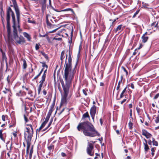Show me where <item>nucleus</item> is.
Returning a JSON list of instances; mask_svg holds the SVG:
<instances>
[{
	"label": "nucleus",
	"instance_id": "obj_1",
	"mask_svg": "<svg viewBox=\"0 0 159 159\" xmlns=\"http://www.w3.org/2000/svg\"><path fill=\"white\" fill-rule=\"evenodd\" d=\"M6 14L7 15L6 19L7 22V23L8 21L10 26V32L11 33L10 24V15H11L12 19V21L13 23V25H12V28L13 29V38L16 41V43L20 44L21 43H25V40L24 38L22 36H20V37H19L18 35L17 30L16 27V19L15 14L10 7H9L7 8V10Z\"/></svg>",
	"mask_w": 159,
	"mask_h": 159
},
{
	"label": "nucleus",
	"instance_id": "obj_2",
	"mask_svg": "<svg viewBox=\"0 0 159 159\" xmlns=\"http://www.w3.org/2000/svg\"><path fill=\"white\" fill-rule=\"evenodd\" d=\"M78 57L76 61L75 67L73 70L64 68V78L65 81V84H64L62 79L60 80L63 90H69L70 85L72 80L74 78L75 74L76 71V68L77 65Z\"/></svg>",
	"mask_w": 159,
	"mask_h": 159
},
{
	"label": "nucleus",
	"instance_id": "obj_3",
	"mask_svg": "<svg viewBox=\"0 0 159 159\" xmlns=\"http://www.w3.org/2000/svg\"><path fill=\"white\" fill-rule=\"evenodd\" d=\"M77 128L79 131H82L84 134L87 136L94 137L100 135L93 125L88 121L80 123Z\"/></svg>",
	"mask_w": 159,
	"mask_h": 159
},
{
	"label": "nucleus",
	"instance_id": "obj_4",
	"mask_svg": "<svg viewBox=\"0 0 159 159\" xmlns=\"http://www.w3.org/2000/svg\"><path fill=\"white\" fill-rule=\"evenodd\" d=\"M7 26V40L6 41L8 44V47L10 53L12 55H14V50L11 46V44H14V40L12 37V34L10 32V26L9 22H8Z\"/></svg>",
	"mask_w": 159,
	"mask_h": 159
},
{
	"label": "nucleus",
	"instance_id": "obj_5",
	"mask_svg": "<svg viewBox=\"0 0 159 159\" xmlns=\"http://www.w3.org/2000/svg\"><path fill=\"white\" fill-rule=\"evenodd\" d=\"M27 126L30 127L31 130L30 131V129L29 127H26V130L24 132V136L25 139L26 140L27 144H30V142L32 139V137L34 133L32 125L30 124H26Z\"/></svg>",
	"mask_w": 159,
	"mask_h": 159
},
{
	"label": "nucleus",
	"instance_id": "obj_6",
	"mask_svg": "<svg viewBox=\"0 0 159 159\" xmlns=\"http://www.w3.org/2000/svg\"><path fill=\"white\" fill-rule=\"evenodd\" d=\"M68 51V62L67 61V54H66V61L64 66V68H66L68 69H72V58L71 54L72 52L70 50V47H69Z\"/></svg>",
	"mask_w": 159,
	"mask_h": 159
},
{
	"label": "nucleus",
	"instance_id": "obj_7",
	"mask_svg": "<svg viewBox=\"0 0 159 159\" xmlns=\"http://www.w3.org/2000/svg\"><path fill=\"white\" fill-rule=\"evenodd\" d=\"M92 143L88 142L86 148L87 153L89 156H93L94 155V152L93 150L94 148V143L95 142L92 141Z\"/></svg>",
	"mask_w": 159,
	"mask_h": 159
},
{
	"label": "nucleus",
	"instance_id": "obj_8",
	"mask_svg": "<svg viewBox=\"0 0 159 159\" xmlns=\"http://www.w3.org/2000/svg\"><path fill=\"white\" fill-rule=\"evenodd\" d=\"M13 4L11 5L10 6L13 7L14 8L15 12L16 14L17 20L19 22L20 16V12L19 7L17 3L16 0H11Z\"/></svg>",
	"mask_w": 159,
	"mask_h": 159
},
{
	"label": "nucleus",
	"instance_id": "obj_9",
	"mask_svg": "<svg viewBox=\"0 0 159 159\" xmlns=\"http://www.w3.org/2000/svg\"><path fill=\"white\" fill-rule=\"evenodd\" d=\"M63 91L64 94L62 96L61 103V106L66 104V98L67 97L69 93V90H64Z\"/></svg>",
	"mask_w": 159,
	"mask_h": 159
},
{
	"label": "nucleus",
	"instance_id": "obj_10",
	"mask_svg": "<svg viewBox=\"0 0 159 159\" xmlns=\"http://www.w3.org/2000/svg\"><path fill=\"white\" fill-rule=\"evenodd\" d=\"M96 111V107L93 105L91 108L90 110V114L92 119L94 120L95 116Z\"/></svg>",
	"mask_w": 159,
	"mask_h": 159
},
{
	"label": "nucleus",
	"instance_id": "obj_11",
	"mask_svg": "<svg viewBox=\"0 0 159 159\" xmlns=\"http://www.w3.org/2000/svg\"><path fill=\"white\" fill-rule=\"evenodd\" d=\"M142 134L145 136L147 139L150 138L152 136V135L146 130L143 129L142 130Z\"/></svg>",
	"mask_w": 159,
	"mask_h": 159
},
{
	"label": "nucleus",
	"instance_id": "obj_12",
	"mask_svg": "<svg viewBox=\"0 0 159 159\" xmlns=\"http://www.w3.org/2000/svg\"><path fill=\"white\" fill-rule=\"evenodd\" d=\"M45 79L41 78V80L39 82L40 84L39 85V87L38 89V92L39 94L40 93V92L41 90V88L43 86V83L45 81Z\"/></svg>",
	"mask_w": 159,
	"mask_h": 159
},
{
	"label": "nucleus",
	"instance_id": "obj_13",
	"mask_svg": "<svg viewBox=\"0 0 159 159\" xmlns=\"http://www.w3.org/2000/svg\"><path fill=\"white\" fill-rule=\"evenodd\" d=\"M0 9V15H1V17L2 20V21L3 25L4 26V22H3V21L4 20V11H3V7H2V5L1 6Z\"/></svg>",
	"mask_w": 159,
	"mask_h": 159
},
{
	"label": "nucleus",
	"instance_id": "obj_14",
	"mask_svg": "<svg viewBox=\"0 0 159 159\" xmlns=\"http://www.w3.org/2000/svg\"><path fill=\"white\" fill-rule=\"evenodd\" d=\"M144 140L145 141V143H143V144L144 146V149L145 151L146 152H147L148 151V150L149 149V147L148 145V144H147V140L145 139H144Z\"/></svg>",
	"mask_w": 159,
	"mask_h": 159
},
{
	"label": "nucleus",
	"instance_id": "obj_15",
	"mask_svg": "<svg viewBox=\"0 0 159 159\" xmlns=\"http://www.w3.org/2000/svg\"><path fill=\"white\" fill-rule=\"evenodd\" d=\"M23 35L24 37L27 38L29 41H31V36L28 34L26 32H24L23 33Z\"/></svg>",
	"mask_w": 159,
	"mask_h": 159
},
{
	"label": "nucleus",
	"instance_id": "obj_16",
	"mask_svg": "<svg viewBox=\"0 0 159 159\" xmlns=\"http://www.w3.org/2000/svg\"><path fill=\"white\" fill-rule=\"evenodd\" d=\"M122 25H120L117 26L116 28L114 29V31L115 33H116L117 31H120L122 29Z\"/></svg>",
	"mask_w": 159,
	"mask_h": 159
},
{
	"label": "nucleus",
	"instance_id": "obj_17",
	"mask_svg": "<svg viewBox=\"0 0 159 159\" xmlns=\"http://www.w3.org/2000/svg\"><path fill=\"white\" fill-rule=\"evenodd\" d=\"M55 106V102H53L48 112V113L51 115L53 111V108Z\"/></svg>",
	"mask_w": 159,
	"mask_h": 159
},
{
	"label": "nucleus",
	"instance_id": "obj_18",
	"mask_svg": "<svg viewBox=\"0 0 159 159\" xmlns=\"http://www.w3.org/2000/svg\"><path fill=\"white\" fill-rule=\"evenodd\" d=\"M46 24H47V25L48 26H49V28H52V24L50 22H49L48 18V17L47 16L46 17Z\"/></svg>",
	"mask_w": 159,
	"mask_h": 159
},
{
	"label": "nucleus",
	"instance_id": "obj_19",
	"mask_svg": "<svg viewBox=\"0 0 159 159\" xmlns=\"http://www.w3.org/2000/svg\"><path fill=\"white\" fill-rule=\"evenodd\" d=\"M3 129H0V139L3 141L4 142H5V139L3 137V134L2 133V132L3 131Z\"/></svg>",
	"mask_w": 159,
	"mask_h": 159
},
{
	"label": "nucleus",
	"instance_id": "obj_20",
	"mask_svg": "<svg viewBox=\"0 0 159 159\" xmlns=\"http://www.w3.org/2000/svg\"><path fill=\"white\" fill-rule=\"evenodd\" d=\"M142 42L144 43H145L147 41L148 37L144 35H143L142 37Z\"/></svg>",
	"mask_w": 159,
	"mask_h": 159
},
{
	"label": "nucleus",
	"instance_id": "obj_21",
	"mask_svg": "<svg viewBox=\"0 0 159 159\" xmlns=\"http://www.w3.org/2000/svg\"><path fill=\"white\" fill-rule=\"evenodd\" d=\"M86 118H88L89 119H90V116L87 111L83 115L82 119Z\"/></svg>",
	"mask_w": 159,
	"mask_h": 159
},
{
	"label": "nucleus",
	"instance_id": "obj_22",
	"mask_svg": "<svg viewBox=\"0 0 159 159\" xmlns=\"http://www.w3.org/2000/svg\"><path fill=\"white\" fill-rule=\"evenodd\" d=\"M16 124V121L13 120L11 122V123L9 125V128H11L15 126Z\"/></svg>",
	"mask_w": 159,
	"mask_h": 159
},
{
	"label": "nucleus",
	"instance_id": "obj_23",
	"mask_svg": "<svg viewBox=\"0 0 159 159\" xmlns=\"http://www.w3.org/2000/svg\"><path fill=\"white\" fill-rule=\"evenodd\" d=\"M65 51H63L61 52V55L60 59H61V61H62V60H63V59H64V58L65 57Z\"/></svg>",
	"mask_w": 159,
	"mask_h": 159
},
{
	"label": "nucleus",
	"instance_id": "obj_24",
	"mask_svg": "<svg viewBox=\"0 0 159 159\" xmlns=\"http://www.w3.org/2000/svg\"><path fill=\"white\" fill-rule=\"evenodd\" d=\"M51 115V114H50L48 113V114L46 116V117L45 118V120L44 121L45 122H46L47 123L48 122Z\"/></svg>",
	"mask_w": 159,
	"mask_h": 159
},
{
	"label": "nucleus",
	"instance_id": "obj_25",
	"mask_svg": "<svg viewBox=\"0 0 159 159\" xmlns=\"http://www.w3.org/2000/svg\"><path fill=\"white\" fill-rule=\"evenodd\" d=\"M42 55L46 59V60L48 59V57L47 54H46L44 52L41 51L40 52Z\"/></svg>",
	"mask_w": 159,
	"mask_h": 159
},
{
	"label": "nucleus",
	"instance_id": "obj_26",
	"mask_svg": "<svg viewBox=\"0 0 159 159\" xmlns=\"http://www.w3.org/2000/svg\"><path fill=\"white\" fill-rule=\"evenodd\" d=\"M125 92H124V91H122L120 94L119 98L118 99V100H120L121 98H123V97L125 96Z\"/></svg>",
	"mask_w": 159,
	"mask_h": 159
},
{
	"label": "nucleus",
	"instance_id": "obj_27",
	"mask_svg": "<svg viewBox=\"0 0 159 159\" xmlns=\"http://www.w3.org/2000/svg\"><path fill=\"white\" fill-rule=\"evenodd\" d=\"M11 77V76L8 75L7 78V81L8 83V85H9L10 83V79Z\"/></svg>",
	"mask_w": 159,
	"mask_h": 159
},
{
	"label": "nucleus",
	"instance_id": "obj_28",
	"mask_svg": "<svg viewBox=\"0 0 159 159\" xmlns=\"http://www.w3.org/2000/svg\"><path fill=\"white\" fill-rule=\"evenodd\" d=\"M142 6L144 8H148V7L149 5L148 3H144V2H142Z\"/></svg>",
	"mask_w": 159,
	"mask_h": 159
},
{
	"label": "nucleus",
	"instance_id": "obj_29",
	"mask_svg": "<svg viewBox=\"0 0 159 159\" xmlns=\"http://www.w3.org/2000/svg\"><path fill=\"white\" fill-rule=\"evenodd\" d=\"M23 68L24 69H25L27 67V65L26 62V61L25 60H24L23 61Z\"/></svg>",
	"mask_w": 159,
	"mask_h": 159
},
{
	"label": "nucleus",
	"instance_id": "obj_30",
	"mask_svg": "<svg viewBox=\"0 0 159 159\" xmlns=\"http://www.w3.org/2000/svg\"><path fill=\"white\" fill-rule=\"evenodd\" d=\"M39 3L43 6H44L45 4L46 0H38Z\"/></svg>",
	"mask_w": 159,
	"mask_h": 159
},
{
	"label": "nucleus",
	"instance_id": "obj_31",
	"mask_svg": "<svg viewBox=\"0 0 159 159\" xmlns=\"http://www.w3.org/2000/svg\"><path fill=\"white\" fill-rule=\"evenodd\" d=\"M47 69H46L44 71L43 73L42 76V79H45V78L46 77V74L47 73Z\"/></svg>",
	"mask_w": 159,
	"mask_h": 159
},
{
	"label": "nucleus",
	"instance_id": "obj_32",
	"mask_svg": "<svg viewBox=\"0 0 159 159\" xmlns=\"http://www.w3.org/2000/svg\"><path fill=\"white\" fill-rule=\"evenodd\" d=\"M55 11L57 12H61V11H72L73 10H72V9L71 8H67V9H65L62 10L61 11H58L56 10H55Z\"/></svg>",
	"mask_w": 159,
	"mask_h": 159
},
{
	"label": "nucleus",
	"instance_id": "obj_33",
	"mask_svg": "<svg viewBox=\"0 0 159 159\" xmlns=\"http://www.w3.org/2000/svg\"><path fill=\"white\" fill-rule=\"evenodd\" d=\"M30 144H27V147L26 149V154L27 155H28L29 152V149L30 148Z\"/></svg>",
	"mask_w": 159,
	"mask_h": 159
},
{
	"label": "nucleus",
	"instance_id": "obj_34",
	"mask_svg": "<svg viewBox=\"0 0 159 159\" xmlns=\"http://www.w3.org/2000/svg\"><path fill=\"white\" fill-rule=\"evenodd\" d=\"M54 148V146L53 144H51L48 147V150L50 151L51 150L53 149Z\"/></svg>",
	"mask_w": 159,
	"mask_h": 159
},
{
	"label": "nucleus",
	"instance_id": "obj_35",
	"mask_svg": "<svg viewBox=\"0 0 159 159\" xmlns=\"http://www.w3.org/2000/svg\"><path fill=\"white\" fill-rule=\"evenodd\" d=\"M40 63L42 64V66L44 68V67H46V69H47L48 68V66L46 64V63L45 62H40Z\"/></svg>",
	"mask_w": 159,
	"mask_h": 159
},
{
	"label": "nucleus",
	"instance_id": "obj_36",
	"mask_svg": "<svg viewBox=\"0 0 159 159\" xmlns=\"http://www.w3.org/2000/svg\"><path fill=\"white\" fill-rule=\"evenodd\" d=\"M33 152V148H32L31 149H30L29 154V157L30 159H31L32 157Z\"/></svg>",
	"mask_w": 159,
	"mask_h": 159
},
{
	"label": "nucleus",
	"instance_id": "obj_37",
	"mask_svg": "<svg viewBox=\"0 0 159 159\" xmlns=\"http://www.w3.org/2000/svg\"><path fill=\"white\" fill-rule=\"evenodd\" d=\"M122 81H121V80H120L119 81V82L118 83V85L116 87V90H118L119 89L120 87V84H121V83H122Z\"/></svg>",
	"mask_w": 159,
	"mask_h": 159
},
{
	"label": "nucleus",
	"instance_id": "obj_38",
	"mask_svg": "<svg viewBox=\"0 0 159 159\" xmlns=\"http://www.w3.org/2000/svg\"><path fill=\"white\" fill-rule=\"evenodd\" d=\"M2 57L3 59H4L5 60H6L7 59V58L6 57L5 53L4 52H2Z\"/></svg>",
	"mask_w": 159,
	"mask_h": 159
},
{
	"label": "nucleus",
	"instance_id": "obj_39",
	"mask_svg": "<svg viewBox=\"0 0 159 159\" xmlns=\"http://www.w3.org/2000/svg\"><path fill=\"white\" fill-rule=\"evenodd\" d=\"M129 127V129H132V126H133V123L131 122L130 121L128 124Z\"/></svg>",
	"mask_w": 159,
	"mask_h": 159
},
{
	"label": "nucleus",
	"instance_id": "obj_40",
	"mask_svg": "<svg viewBox=\"0 0 159 159\" xmlns=\"http://www.w3.org/2000/svg\"><path fill=\"white\" fill-rule=\"evenodd\" d=\"M20 19H19V22H18V21L17 20V22H18V26H17V27L18 28V30H19V31L20 32H21V31H22V30L20 28V25H19V23H20Z\"/></svg>",
	"mask_w": 159,
	"mask_h": 159
},
{
	"label": "nucleus",
	"instance_id": "obj_41",
	"mask_svg": "<svg viewBox=\"0 0 159 159\" xmlns=\"http://www.w3.org/2000/svg\"><path fill=\"white\" fill-rule=\"evenodd\" d=\"M139 10H137L136 12L134 13V15L132 17V18H134L136 17V15L138 14L139 12Z\"/></svg>",
	"mask_w": 159,
	"mask_h": 159
},
{
	"label": "nucleus",
	"instance_id": "obj_42",
	"mask_svg": "<svg viewBox=\"0 0 159 159\" xmlns=\"http://www.w3.org/2000/svg\"><path fill=\"white\" fill-rule=\"evenodd\" d=\"M11 146H12V144H11V145H10V149H8V150H9V152H8V153H7V155H8V157H10V154H9V153H10L11 152Z\"/></svg>",
	"mask_w": 159,
	"mask_h": 159
},
{
	"label": "nucleus",
	"instance_id": "obj_43",
	"mask_svg": "<svg viewBox=\"0 0 159 159\" xmlns=\"http://www.w3.org/2000/svg\"><path fill=\"white\" fill-rule=\"evenodd\" d=\"M121 68L123 70V71L126 73V75H127L128 74V72L125 68L123 66L121 67Z\"/></svg>",
	"mask_w": 159,
	"mask_h": 159
},
{
	"label": "nucleus",
	"instance_id": "obj_44",
	"mask_svg": "<svg viewBox=\"0 0 159 159\" xmlns=\"http://www.w3.org/2000/svg\"><path fill=\"white\" fill-rule=\"evenodd\" d=\"M95 155L96 156L94 157V159H96L97 158H101L100 155L98 153H95Z\"/></svg>",
	"mask_w": 159,
	"mask_h": 159
},
{
	"label": "nucleus",
	"instance_id": "obj_45",
	"mask_svg": "<svg viewBox=\"0 0 159 159\" xmlns=\"http://www.w3.org/2000/svg\"><path fill=\"white\" fill-rule=\"evenodd\" d=\"M155 122L156 123H159V115H158L157 117L156 118V119L155 120Z\"/></svg>",
	"mask_w": 159,
	"mask_h": 159
},
{
	"label": "nucleus",
	"instance_id": "obj_46",
	"mask_svg": "<svg viewBox=\"0 0 159 159\" xmlns=\"http://www.w3.org/2000/svg\"><path fill=\"white\" fill-rule=\"evenodd\" d=\"M39 36L40 37H45V36H47V39H49L48 37V34L47 33L46 34H45L43 35H42L41 34H40L39 35Z\"/></svg>",
	"mask_w": 159,
	"mask_h": 159
},
{
	"label": "nucleus",
	"instance_id": "obj_47",
	"mask_svg": "<svg viewBox=\"0 0 159 159\" xmlns=\"http://www.w3.org/2000/svg\"><path fill=\"white\" fill-rule=\"evenodd\" d=\"M40 45L39 44L37 43H36L35 45V48L36 50H38L39 48V46Z\"/></svg>",
	"mask_w": 159,
	"mask_h": 159
},
{
	"label": "nucleus",
	"instance_id": "obj_48",
	"mask_svg": "<svg viewBox=\"0 0 159 159\" xmlns=\"http://www.w3.org/2000/svg\"><path fill=\"white\" fill-rule=\"evenodd\" d=\"M136 110L137 113H138V114H139L140 113L141 111V109L138 107H136Z\"/></svg>",
	"mask_w": 159,
	"mask_h": 159
},
{
	"label": "nucleus",
	"instance_id": "obj_49",
	"mask_svg": "<svg viewBox=\"0 0 159 159\" xmlns=\"http://www.w3.org/2000/svg\"><path fill=\"white\" fill-rule=\"evenodd\" d=\"M153 145L154 146H158V142L157 141H154L152 143Z\"/></svg>",
	"mask_w": 159,
	"mask_h": 159
},
{
	"label": "nucleus",
	"instance_id": "obj_50",
	"mask_svg": "<svg viewBox=\"0 0 159 159\" xmlns=\"http://www.w3.org/2000/svg\"><path fill=\"white\" fill-rule=\"evenodd\" d=\"M59 28H58L57 29H56L52 31H49L48 32V33H53L54 32H55Z\"/></svg>",
	"mask_w": 159,
	"mask_h": 159
},
{
	"label": "nucleus",
	"instance_id": "obj_51",
	"mask_svg": "<svg viewBox=\"0 0 159 159\" xmlns=\"http://www.w3.org/2000/svg\"><path fill=\"white\" fill-rule=\"evenodd\" d=\"M28 22L30 23H33V24L35 23V22L34 21L30 20V19H29L28 20Z\"/></svg>",
	"mask_w": 159,
	"mask_h": 159
},
{
	"label": "nucleus",
	"instance_id": "obj_52",
	"mask_svg": "<svg viewBox=\"0 0 159 159\" xmlns=\"http://www.w3.org/2000/svg\"><path fill=\"white\" fill-rule=\"evenodd\" d=\"M24 118L25 120V123H27L28 121V118L26 117L25 115H24Z\"/></svg>",
	"mask_w": 159,
	"mask_h": 159
},
{
	"label": "nucleus",
	"instance_id": "obj_53",
	"mask_svg": "<svg viewBox=\"0 0 159 159\" xmlns=\"http://www.w3.org/2000/svg\"><path fill=\"white\" fill-rule=\"evenodd\" d=\"M159 96V93L156 94L154 98V99H157Z\"/></svg>",
	"mask_w": 159,
	"mask_h": 159
},
{
	"label": "nucleus",
	"instance_id": "obj_54",
	"mask_svg": "<svg viewBox=\"0 0 159 159\" xmlns=\"http://www.w3.org/2000/svg\"><path fill=\"white\" fill-rule=\"evenodd\" d=\"M128 86H130L132 89H134V86L133 83H131L130 84H129Z\"/></svg>",
	"mask_w": 159,
	"mask_h": 159
},
{
	"label": "nucleus",
	"instance_id": "obj_55",
	"mask_svg": "<svg viewBox=\"0 0 159 159\" xmlns=\"http://www.w3.org/2000/svg\"><path fill=\"white\" fill-rule=\"evenodd\" d=\"M137 50H138V49H137V48L134 51V52L133 53V55L134 56L136 54L137 52Z\"/></svg>",
	"mask_w": 159,
	"mask_h": 159
},
{
	"label": "nucleus",
	"instance_id": "obj_56",
	"mask_svg": "<svg viewBox=\"0 0 159 159\" xmlns=\"http://www.w3.org/2000/svg\"><path fill=\"white\" fill-rule=\"evenodd\" d=\"M82 91H83V93L85 95V96H87V94L85 90V89H83V90H82Z\"/></svg>",
	"mask_w": 159,
	"mask_h": 159
},
{
	"label": "nucleus",
	"instance_id": "obj_57",
	"mask_svg": "<svg viewBox=\"0 0 159 159\" xmlns=\"http://www.w3.org/2000/svg\"><path fill=\"white\" fill-rule=\"evenodd\" d=\"M2 120L4 121H5V116L4 115H3L2 116Z\"/></svg>",
	"mask_w": 159,
	"mask_h": 159
},
{
	"label": "nucleus",
	"instance_id": "obj_58",
	"mask_svg": "<svg viewBox=\"0 0 159 159\" xmlns=\"http://www.w3.org/2000/svg\"><path fill=\"white\" fill-rule=\"evenodd\" d=\"M156 148H152L151 149L152 152H154L155 150L156 149Z\"/></svg>",
	"mask_w": 159,
	"mask_h": 159
},
{
	"label": "nucleus",
	"instance_id": "obj_59",
	"mask_svg": "<svg viewBox=\"0 0 159 159\" xmlns=\"http://www.w3.org/2000/svg\"><path fill=\"white\" fill-rule=\"evenodd\" d=\"M126 101V99L125 98L120 103L121 104H122L124 102Z\"/></svg>",
	"mask_w": 159,
	"mask_h": 159
},
{
	"label": "nucleus",
	"instance_id": "obj_60",
	"mask_svg": "<svg viewBox=\"0 0 159 159\" xmlns=\"http://www.w3.org/2000/svg\"><path fill=\"white\" fill-rule=\"evenodd\" d=\"M61 155L63 157H65L66 156V154L64 152H62L61 153Z\"/></svg>",
	"mask_w": 159,
	"mask_h": 159
},
{
	"label": "nucleus",
	"instance_id": "obj_61",
	"mask_svg": "<svg viewBox=\"0 0 159 159\" xmlns=\"http://www.w3.org/2000/svg\"><path fill=\"white\" fill-rule=\"evenodd\" d=\"M148 143L149 145H151L152 142L151 140H149L148 141Z\"/></svg>",
	"mask_w": 159,
	"mask_h": 159
},
{
	"label": "nucleus",
	"instance_id": "obj_62",
	"mask_svg": "<svg viewBox=\"0 0 159 159\" xmlns=\"http://www.w3.org/2000/svg\"><path fill=\"white\" fill-rule=\"evenodd\" d=\"M12 134L15 138H16L17 137V134L16 132L13 133Z\"/></svg>",
	"mask_w": 159,
	"mask_h": 159
},
{
	"label": "nucleus",
	"instance_id": "obj_63",
	"mask_svg": "<svg viewBox=\"0 0 159 159\" xmlns=\"http://www.w3.org/2000/svg\"><path fill=\"white\" fill-rule=\"evenodd\" d=\"M47 123L46 122H45L44 121L41 124V125H42L44 127L45 126V125Z\"/></svg>",
	"mask_w": 159,
	"mask_h": 159
},
{
	"label": "nucleus",
	"instance_id": "obj_64",
	"mask_svg": "<svg viewBox=\"0 0 159 159\" xmlns=\"http://www.w3.org/2000/svg\"><path fill=\"white\" fill-rule=\"evenodd\" d=\"M43 93L44 95H45L47 93V92L44 89L43 91Z\"/></svg>",
	"mask_w": 159,
	"mask_h": 159
}]
</instances>
